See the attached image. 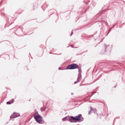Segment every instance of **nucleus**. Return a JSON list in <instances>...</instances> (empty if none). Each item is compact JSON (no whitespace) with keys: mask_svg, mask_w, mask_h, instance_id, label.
I'll list each match as a JSON object with an SVG mask.
<instances>
[{"mask_svg":"<svg viewBox=\"0 0 125 125\" xmlns=\"http://www.w3.org/2000/svg\"><path fill=\"white\" fill-rule=\"evenodd\" d=\"M62 121H69L70 123L73 122V121H72L71 119V116H67L66 117H64L62 118Z\"/></svg>","mask_w":125,"mask_h":125,"instance_id":"423d86ee","label":"nucleus"},{"mask_svg":"<svg viewBox=\"0 0 125 125\" xmlns=\"http://www.w3.org/2000/svg\"><path fill=\"white\" fill-rule=\"evenodd\" d=\"M18 117H20V113L14 112L10 116V119L11 120H12V119H15L16 118H18Z\"/></svg>","mask_w":125,"mask_h":125,"instance_id":"39448f33","label":"nucleus"},{"mask_svg":"<svg viewBox=\"0 0 125 125\" xmlns=\"http://www.w3.org/2000/svg\"><path fill=\"white\" fill-rule=\"evenodd\" d=\"M59 70H60V68H59Z\"/></svg>","mask_w":125,"mask_h":125,"instance_id":"f3484780","label":"nucleus"},{"mask_svg":"<svg viewBox=\"0 0 125 125\" xmlns=\"http://www.w3.org/2000/svg\"><path fill=\"white\" fill-rule=\"evenodd\" d=\"M73 94H74V93H71V95H73Z\"/></svg>","mask_w":125,"mask_h":125,"instance_id":"2eb2a0df","label":"nucleus"},{"mask_svg":"<svg viewBox=\"0 0 125 125\" xmlns=\"http://www.w3.org/2000/svg\"><path fill=\"white\" fill-rule=\"evenodd\" d=\"M109 46H110L109 44H104V48L105 50L104 51H102L101 52V54H104L105 53V52L107 50V49L109 48Z\"/></svg>","mask_w":125,"mask_h":125,"instance_id":"0eeeda50","label":"nucleus"},{"mask_svg":"<svg viewBox=\"0 0 125 125\" xmlns=\"http://www.w3.org/2000/svg\"><path fill=\"white\" fill-rule=\"evenodd\" d=\"M46 107H41V112H44L45 111Z\"/></svg>","mask_w":125,"mask_h":125,"instance_id":"9d476101","label":"nucleus"},{"mask_svg":"<svg viewBox=\"0 0 125 125\" xmlns=\"http://www.w3.org/2000/svg\"><path fill=\"white\" fill-rule=\"evenodd\" d=\"M79 74L78 75L77 83H80L81 82V80H82V68H78Z\"/></svg>","mask_w":125,"mask_h":125,"instance_id":"20e7f679","label":"nucleus"},{"mask_svg":"<svg viewBox=\"0 0 125 125\" xmlns=\"http://www.w3.org/2000/svg\"><path fill=\"white\" fill-rule=\"evenodd\" d=\"M82 114H79L75 117L71 116V121H73V122L71 123H77L75 121L83 122V118L82 117Z\"/></svg>","mask_w":125,"mask_h":125,"instance_id":"f03ea898","label":"nucleus"},{"mask_svg":"<svg viewBox=\"0 0 125 125\" xmlns=\"http://www.w3.org/2000/svg\"><path fill=\"white\" fill-rule=\"evenodd\" d=\"M78 82H75L74 83L76 84V83H77Z\"/></svg>","mask_w":125,"mask_h":125,"instance_id":"ddd939ff","label":"nucleus"},{"mask_svg":"<svg viewBox=\"0 0 125 125\" xmlns=\"http://www.w3.org/2000/svg\"><path fill=\"white\" fill-rule=\"evenodd\" d=\"M91 111L92 110H90L89 111V115H90V114H91Z\"/></svg>","mask_w":125,"mask_h":125,"instance_id":"f8f14e48","label":"nucleus"},{"mask_svg":"<svg viewBox=\"0 0 125 125\" xmlns=\"http://www.w3.org/2000/svg\"><path fill=\"white\" fill-rule=\"evenodd\" d=\"M34 118L37 123L41 125H42L44 123V120L42 119V116H41L38 113H37V115L34 114Z\"/></svg>","mask_w":125,"mask_h":125,"instance_id":"f257e3e1","label":"nucleus"},{"mask_svg":"<svg viewBox=\"0 0 125 125\" xmlns=\"http://www.w3.org/2000/svg\"><path fill=\"white\" fill-rule=\"evenodd\" d=\"M14 103V99H12V100L9 101V102H7L6 103V104L7 105H10L11 104H12V103Z\"/></svg>","mask_w":125,"mask_h":125,"instance_id":"6e6552de","label":"nucleus"},{"mask_svg":"<svg viewBox=\"0 0 125 125\" xmlns=\"http://www.w3.org/2000/svg\"><path fill=\"white\" fill-rule=\"evenodd\" d=\"M94 93H96V92H95L94 93Z\"/></svg>","mask_w":125,"mask_h":125,"instance_id":"dca6fc26","label":"nucleus"},{"mask_svg":"<svg viewBox=\"0 0 125 125\" xmlns=\"http://www.w3.org/2000/svg\"><path fill=\"white\" fill-rule=\"evenodd\" d=\"M79 65L76 63H72L67 66L68 70H74L75 69H79Z\"/></svg>","mask_w":125,"mask_h":125,"instance_id":"7ed1b4c3","label":"nucleus"},{"mask_svg":"<svg viewBox=\"0 0 125 125\" xmlns=\"http://www.w3.org/2000/svg\"><path fill=\"white\" fill-rule=\"evenodd\" d=\"M90 109H91V111H93L94 113L95 114H96L97 112V110H96V109L95 108L92 109V107L91 106H90Z\"/></svg>","mask_w":125,"mask_h":125,"instance_id":"1a4fd4ad","label":"nucleus"},{"mask_svg":"<svg viewBox=\"0 0 125 125\" xmlns=\"http://www.w3.org/2000/svg\"><path fill=\"white\" fill-rule=\"evenodd\" d=\"M73 35V32H72V33L71 34V36H72Z\"/></svg>","mask_w":125,"mask_h":125,"instance_id":"4468645a","label":"nucleus"},{"mask_svg":"<svg viewBox=\"0 0 125 125\" xmlns=\"http://www.w3.org/2000/svg\"><path fill=\"white\" fill-rule=\"evenodd\" d=\"M113 28H114V26L110 28L109 32L108 33L107 35L110 33V32H111V31L112 30V29H113Z\"/></svg>","mask_w":125,"mask_h":125,"instance_id":"9b49d317","label":"nucleus"}]
</instances>
